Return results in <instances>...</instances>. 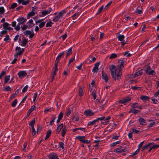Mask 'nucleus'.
Wrapping results in <instances>:
<instances>
[{"mask_svg":"<svg viewBox=\"0 0 159 159\" xmlns=\"http://www.w3.org/2000/svg\"><path fill=\"white\" fill-rule=\"evenodd\" d=\"M5 89L6 91H11V88L9 86L5 87Z\"/></svg>","mask_w":159,"mask_h":159,"instance_id":"obj_56","label":"nucleus"},{"mask_svg":"<svg viewBox=\"0 0 159 159\" xmlns=\"http://www.w3.org/2000/svg\"><path fill=\"white\" fill-rule=\"evenodd\" d=\"M154 144V143L152 142V143H149L148 144L145 145V146H144L142 149V151H144L145 150L148 149V147L150 146V145H153Z\"/></svg>","mask_w":159,"mask_h":159,"instance_id":"obj_14","label":"nucleus"},{"mask_svg":"<svg viewBox=\"0 0 159 159\" xmlns=\"http://www.w3.org/2000/svg\"><path fill=\"white\" fill-rule=\"evenodd\" d=\"M142 70H141L136 72L134 74V77H136L139 76L143 74Z\"/></svg>","mask_w":159,"mask_h":159,"instance_id":"obj_17","label":"nucleus"},{"mask_svg":"<svg viewBox=\"0 0 159 159\" xmlns=\"http://www.w3.org/2000/svg\"><path fill=\"white\" fill-rule=\"evenodd\" d=\"M66 13V11L65 10H63L61 11H60L58 15L61 17L63 15Z\"/></svg>","mask_w":159,"mask_h":159,"instance_id":"obj_46","label":"nucleus"},{"mask_svg":"<svg viewBox=\"0 0 159 159\" xmlns=\"http://www.w3.org/2000/svg\"><path fill=\"white\" fill-rule=\"evenodd\" d=\"M138 103H134L132 104V105L131 106V107L133 108H137L139 107V106L138 105Z\"/></svg>","mask_w":159,"mask_h":159,"instance_id":"obj_32","label":"nucleus"},{"mask_svg":"<svg viewBox=\"0 0 159 159\" xmlns=\"http://www.w3.org/2000/svg\"><path fill=\"white\" fill-rule=\"evenodd\" d=\"M139 149H137L131 155H130V156H132L137 154L139 153Z\"/></svg>","mask_w":159,"mask_h":159,"instance_id":"obj_43","label":"nucleus"},{"mask_svg":"<svg viewBox=\"0 0 159 159\" xmlns=\"http://www.w3.org/2000/svg\"><path fill=\"white\" fill-rule=\"evenodd\" d=\"M102 78L105 80V82H107L108 80V78L106 73L104 72V70H103L102 71Z\"/></svg>","mask_w":159,"mask_h":159,"instance_id":"obj_9","label":"nucleus"},{"mask_svg":"<svg viewBox=\"0 0 159 159\" xmlns=\"http://www.w3.org/2000/svg\"><path fill=\"white\" fill-rule=\"evenodd\" d=\"M100 64V62H97L95 64L92 70L93 72H94L97 73L98 71L99 70L98 67Z\"/></svg>","mask_w":159,"mask_h":159,"instance_id":"obj_8","label":"nucleus"},{"mask_svg":"<svg viewBox=\"0 0 159 159\" xmlns=\"http://www.w3.org/2000/svg\"><path fill=\"white\" fill-rule=\"evenodd\" d=\"M112 2V1H110L109 2V3H107V4L105 7L104 8V9L105 10H107V7L108 6H109L111 4Z\"/></svg>","mask_w":159,"mask_h":159,"instance_id":"obj_58","label":"nucleus"},{"mask_svg":"<svg viewBox=\"0 0 159 159\" xmlns=\"http://www.w3.org/2000/svg\"><path fill=\"white\" fill-rule=\"evenodd\" d=\"M52 131L50 130L49 129L47 132L46 137L44 139L45 140H47L48 139L49 137L50 136L51 134Z\"/></svg>","mask_w":159,"mask_h":159,"instance_id":"obj_21","label":"nucleus"},{"mask_svg":"<svg viewBox=\"0 0 159 159\" xmlns=\"http://www.w3.org/2000/svg\"><path fill=\"white\" fill-rule=\"evenodd\" d=\"M17 6L16 3H13L11 5V9H14L16 8Z\"/></svg>","mask_w":159,"mask_h":159,"instance_id":"obj_49","label":"nucleus"},{"mask_svg":"<svg viewBox=\"0 0 159 159\" xmlns=\"http://www.w3.org/2000/svg\"><path fill=\"white\" fill-rule=\"evenodd\" d=\"M63 127V124H61L59 125L57 127V134L59 133V132L61 131V129Z\"/></svg>","mask_w":159,"mask_h":159,"instance_id":"obj_19","label":"nucleus"},{"mask_svg":"<svg viewBox=\"0 0 159 159\" xmlns=\"http://www.w3.org/2000/svg\"><path fill=\"white\" fill-rule=\"evenodd\" d=\"M59 144L60 146L62 148V149H63L64 148V144L62 142H60L59 143Z\"/></svg>","mask_w":159,"mask_h":159,"instance_id":"obj_63","label":"nucleus"},{"mask_svg":"<svg viewBox=\"0 0 159 159\" xmlns=\"http://www.w3.org/2000/svg\"><path fill=\"white\" fill-rule=\"evenodd\" d=\"M77 138L81 142L83 143L84 140L85 139H84L81 136H78L77 137Z\"/></svg>","mask_w":159,"mask_h":159,"instance_id":"obj_40","label":"nucleus"},{"mask_svg":"<svg viewBox=\"0 0 159 159\" xmlns=\"http://www.w3.org/2000/svg\"><path fill=\"white\" fill-rule=\"evenodd\" d=\"M103 6H102L98 9V12L97 14H98L100 13L102 11L103 9Z\"/></svg>","mask_w":159,"mask_h":159,"instance_id":"obj_55","label":"nucleus"},{"mask_svg":"<svg viewBox=\"0 0 159 159\" xmlns=\"http://www.w3.org/2000/svg\"><path fill=\"white\" fill-rule=\"evenodd\" d=\"M30 2V0H27V1H24L22 2V4L23 5H27V4H28Z\"/></svg>","mask_w":159,"mask_h":159,"instance_id":"obj_60","label":"nucleus"},{"mask_svg":"<svg viewBox=\"0 0 159 159\" xmlns=\"http://www.w3.org/2000/svg\"><path fill=\"white\" fill-rule=\"evenodd\" d=\"M24 51V49L22 48L21 49L20 47H17L16 48V52L14 54L15 58L17 59L18 56L22 54Z\"/></svg>","mask_w":159,"mask_h":159,"instance_id":"obj_2","label":"nucleus"},{"mask_svg":"<svg viewBox=\"0 0 159 159\" xmlns=\"http://www.w3.org/2000/svg\"><path fill=\"white\" fill-rule=\"evenodd\" d=\"M66 127H64L62 130L61 134V135L63 137H64V135H65V134L66 133Z\"/></svg>","mask_w":159,"mask_h":159,"instance_id":"obj_26","label":"nucleus"},{"mask_svg":"<svg viewBox=\"0 0 159 159\" xmlns=\"http://www.w3.org/2000/svg\"><path fill=\"white\" fill-rule=\"evenodd\" d=\"M10 39L9 38V36L8 35H7L6 36V37L4 39V41H7L9 39Z\"/></svg>","mask_w":159,"mask_h":159,"instance_id":"obj_64","label":"nucleus"},{"mask_svg":"<svg viewBox=\"0 0 159 159\" xmlns=\"http://www.w3.org/2000/svg\"><path fill=\"white\" fill-rule=\"evenodd\" d=\"M35 107V105L32 106L31 108L28 111V115H30L31 113L34 110Z\"/></svg>","mask_w":159,"mask_h":159,"instance_id":"obj_27","label":"nucleus"},{"mask_svg":"<svg viewBox=\"0 0 159 159\" xmlns=\"http://www.w3.org/2000/svg\"><path fill=\"white\" fill-rule=\"evenodd\" d=\"M31 31L30 30H26L24 32V33L25 35H30L31 34Z\"/></svg>","mask_w":159,"mask_h":159,"instance_id":"obj_59","label":"nucleus"},{"mask_svg":"<svg viewBox=\"0 0 159 159\" xmlns=\"http://www.w3.org/2000/svg\"><path fill=\"white\" fill-rule=\"evenodd\" d=\"M17 103V100L15 99L14 101H13L11 103V106L14 107H15Z\"/></svg>","mask_w":159,"mask_h":159,"instance_id":"obj_39","label":"nucleus"},{"mask_svg":"<svg viewBox=\"0 0 159 159\" xmlns=\"http://www.w3.org/2000/svg\"><path fill=\"white\" fill-rule=\"evenodd\" d=\"M5 12V10L3 7H0V13L1 14H3Z\"/></svg>","mask_w":159,"mask_h":159,"instance_id":"obj_54","label":"nucleus"},{"mask_svg":"<svg viewBox=\"0 0 159 159\" xmlns=\"http://www.w3.org/2000/svg\"><path fill=\"white\" fill-rule=\"evenodd\" d=\"M65 54V52H63L61 53H60L57 57L56 58V60L55 62V64L58 65V62H59L60 59H61V57L63 56Z\"/></svg>","mask_w":159,"mask_h":159,"instance_id":"obj_4","label":"nucleus"},{"mask_svg":"<svg viewBox=\"0 0 159 159\" xmlns=\"http://www.w3.org/2000/svg\"><path fill=\"white\" fill-rule=\"evenodd\" d=\"M34 15L35 13L34 11H31L28 13V16L29 17H31L34 16Z\"/></svg>","mask_w":159,"mask_h":159,"instance_id":"obj_48","label":"nucleus"},{"mask_svg":"<svg viewBox=\"0 0 159 159\" xmlns=\"http://www.w3.org/2000/svg\"><path fill=\"white\" fill-rule=\"evenodd\" d=\"M57 65V64H54V67L53 68V71L52 72V75H53V77L56 75V71L58 70Z\"/></svg>","mask_w":159,"mask_h":159,"instance_id":"obj_15","label":"nucleus"},{"mask_svg":"<svg viewBox=\"0 0 159 159\" xmlns=\"http://www.w3.org/2000/svg\"><path fill=\"white\" fill-rule=\"evenodd\" d=\"M109 69L111 72L113 79L116 80H119L121 78L122 75V72L121 71V69H120L118 71L117 74H116V68L115 65H112L109 67Z\"/></svg>","mask_w":159,"mask_h":159,"instance_id":"obj_1","label":"nucleus"},{"mask_svg":"<svg viewBox=\"0 0 159 159\" xmlns=\"http://www.w3.org/2000/svg\"><path fill=\"white\" fill-rule=\"evenodd\" d=\"M79 95L80 97L82 96L83 95V90L81 87H79Z\"/></svg>","mask_w":159,"mask_h":159,"instance_id":"obj_25","label":"nucleus"},{"mask_svg":"<svg viewBox=\"0 0 159 159\" xmlns=\"http://www.w3.org/2000/svg\"><path fill=\"white\" fill-rule=\"evenodd\" d=\"M52 11V9L50 8L48 10L43 11L42 12V14L43 16H45L49 13Z\"/></svg>","mask_w":159,"mask_h":159,"instance_id":"obj_12","label":"nucleus"},{"mask_svg":"<svg viewBox=\"0 0 159 159\" xmlns=\"http://www.w3.org/2000/svg\"><path fill=\"white\" fill-rule=\"evenodd\" d=\"M56 116H53L52 117L51 119V120L50 121V125H52L53 124V122H54V120L56 119Z\"/></svg>","mask_w":159,"mask_h":159,"instance_id":"obj_34","label":"nucleus"},{"mask_svg":"<svg viewBox=\"0 0 159 159\" xmlns=\"http://www.w3.org/2000/svg\"><path fill=\"white\" fill-rule=\"evenodd\" d=\"M63 113L62 112H61L58 115V119L61 120L63 117Z\"/></svg>","mask_w":159,"mask_h":159,"instance_id":"obj_50","label":"nucleus"},{"mask_svg":"<svg viewBox=\"0 0 159 159\" xmlns=\"http://www.w3.org/2000/svg\"><path fill=\"white\" fill-rule=\"evenodd\" d=\"M127 150L125 148L121 149L120 148H118L114 150V152L117 153H121L125 152Z\"/></svg>","mask_w":159,"mask_h":159,"instance_id":"obj_11","label":"nucleus"},{"mask_svg":"<svg viewBox=\"0 0 159 159\" xmlns=\"http://www.w3.org/2000/svg\"><path fill=\"white\" fill-rule=\"evenodd\" d=\"M9 25V24L7 22H5V23H4V24H3V28H4V29L5 30H6V29L7 28Z\"/></svg>","mask_w":159,"mask_h":159,"instance_id":"obj_36","label":"nucleus"},{"mask_svg":"<svg viewBox=\"0 0 159 159\" xmlns=\"http://www.w3.org/2000/svg\"><path fill=\"white\" fill-rule=\"evenodd\" d=\"M131 100L130 97H128L125 99L120 100L118 101L119 103L125 104L126 103L130 101Z\"/></svg>","mask_w":159,"mask_h":159,"instance_id":"obj_5","label":"nucleus"},{"mask_svg":"<svg viewBox=\"0 0 159 159\" xmlns=\"http://www.w3.org/2000/svg\"><path fill=\"white\" fill-rule=\"evenodd\" d=\"M10 75L7 76L5 77L4 83H7L10 80Z\"/></svg>","mask_w":159,"mask_h":159,"instance_id":"obj_33","label":"nucleus"},{"mask_svg":"<svg viewBox=\"0 0 159 159\" xmlns=\"http://www.w3.org/2000/svg\"><path fill=\"white\" fill-rule=\"evenodd\" d=\"M146 74L147 75H154L155 74V72L154 70H151V68L150 66H147V69L145 70Z\"/></svg>","mask_w":159,"mask_h":159,"instance_id":"obj_3","label":"nucleus"},{"mask_svg":"<svg viewBox=\"0 0 159 159\" xmlns=\"http://www.w3.org/2000/svg\"><path fill=\"white\" fill-rule=\"evenodd\" d=\"M52 23L51 21L48 22L47 23L46 26V27H51L52 25Z\"/></svg>","mask_w":159,"mask_h":159,"instance_id":"obj_52","label":"nucleus"},{"mask_svg":"<svg viewBox=\"0 0 159 159\" xmlns=\"http://www.w3.org/2000/svg\"><path fill=\"white\" fill-rule=\"evenodd\" d=\"M72 48H70L69 50L67 52V54L66 55V57H68L72 53Z\"/></svg>","mask_w":159,"mask_h":159,"instance_id":"obj_38","label":"nucleus"},{"mask_svg":"<svg viewBox=\"0 0 159 159\" xmlns=\"http://www.w3.org/2000/svg\"><path fill=\"white\" fill-rule=\"evenodd\" d=\"M28 87V85L25 86L22 90V92L24 93H25L27 91Z\"/></svg>","mask_w":159,"mask_h":159,"instance_id":"obj_57","label":"nucleus"},{"mask_svg":"<svg viewBox=\"0 0 159 159\" xmlns=\"http://www.w3.org/2000/svg\"><path fill=\"white\" fill-rule=\"evenodd\" d=\"M121 63L118 65V69H121V72L122 68L124 67V62L123 60L121 61L120 62Z\"/></svg>","mask_w":159,"mask_h":159,"instance_id":"obj_20","label":"nucleus"},{"mask_svg":"<svg viewBox=\"0 0 159 159\" xmlns=\"http://www.w3.org/2000/svg\"><path fill=\"white\" fill-rule=\"evenodd\" d=\"M84 114L86 116H91L94 114V113L93 112L92 110L89 109L84 111Z\"/></svg>","mask_w":159,"mask_h":159,"instance_id":"obj_7","label":"nucleus"},{"mask_svg":"<svg viewBox=\"0 0 159 159\" xmlns=\"http://www.w3.org/2000/svg\"><path fill=\"white\" fill-rule=\"evenodd\" d=\"M120 143V141H119L117 142H116L114 143L111 145V147H114V146H116V144H119Z\"/></svg>","mask_w":159,"mask_h":159,"instance_id":"obj_47","label":"nucleus"},{"mask_svg":"<svg viewBox=\"0 0 159 159\" xmlns=\"http://www.w3.org/2000/svg\"><path fill=\"white\" fill-rule=\"evenodd\" d=\"M140 98L144 102H146L147 101L149 100L150 97L148 96L142 95L140 97Z\"/></svg>","mask_w":159,"mask_h":159,"instance_id":"obj_13","label":"nucleus"},{"mask_svg":"<svg viewBox=\"0 0 159 159\" xmlns=\"http://www.w3.org/2000/svg\"><path fill=\"white\" fill-rule=\"evenodd\" d=\"M28 42V40L26 39H24L22 41L21 45L23 46H25L26 45Z\"/></svg>","mask_w":159,"mask_h":159,"instance_id":"obj_23","label":"nucleus"},{"mask_svg":"<svg viewBox=\"0 0 159 159\" xmlns=\"http://www.w3.org/2000/svg\"><path fill=\"white\" fill-rule=\"evenodd\" d=\"M97 122V120H93L92 121H91L89 122L88 125V126H89L90 125H92L94 124H95L96 122Z\"/></svg>","mask_w":159,"mask_h":159,"instance_id":"obj_42","label":"nucleus"},{"mask_svg":"<svg viewBox=\"0 0 159 159\" xmlns=\"http://www.w3.org/2000/svg\"><path fill=\"white\" fill-rule=\"evenodd\" d=\"M61 18V17L58 15L57 16H56L53 19V21L56 22L57 21H58V20L60 18Z\"/></svg>","mask_w":159,"mask_h":159,"instance_id":"obj_31","label":"nucleus"},{"mask_svg":"<svg viewBox=\"0 0 159 159\" xmlns=\"http://www.w3.org/2000/svg\"><path fill=\"white\" fill-rule=\"evenodd\" d=\"M131 89L133 90H140L142 89V88L141 87H136V86H132L131 87Z\"/></svg>","mask_w":159,"mask_h":159,"instance_id":"obj_30","label":"nucleus"},{"mask_svg":"<svg viewBox=\"0 0 159 159\" xmlns=\"http://www.w3.org/2000/svg\"><path fill=\"white\" fill-rule=\"evenodd\" d=\"M151 147L152 149H155L158 148L159 147V145H153L152 146H151Z\"/></svg>","mask_w":159,"mask_h":159,"instance_id":"obj_62","label":"nucleus"},{"mask_svg":"<svg viewBox=\"0 0 159 159\" xmlns=\"http://www.w3.org/2000/svg\"><path fill=\"white\" fill-rule=\"evenodd\" d=\"M49 159H59L57 155L55 153H51L48 156Z\"/></svg>","mask_w":159,"mask_h":159,"instance_id":"obj_6","label":"nucleus"},{"mask_svg":"<svg viewBox=\"0 0 159 159\" xmlns=\"http://www.w3.org/2000/svg\"><path fill=\"white\" fill-rule=\"evenodd\" d=\"M7 33V31H6V30H3L0 33V36L1 37H2L5 34H6Z\"/></svg>","mask_w":159,"mask_h":159,"instance_id":"obj_37","label":"nucleus"},{"mask_svg":"<svg viewBox=\"0 0 159 159\" xmlns=\"http://www.w3.org/2000/svg\"><path fill=\"white\" fill-rule=\"evenodd\" d=\"M42 130V127L40 126H38V128L37 130V133L38 134Z\"/></svg>","mask_w":159,"mask_h":159,"instance_id":"obj_61","label":"nucleus"},{"mask_svg":"<svg viewBox=\"0 0 159 159\" xmlns=\"http://www.w3.org/2000/svg\"><path fill=\"white\" fill-rule=\"evenodd\" d=\"M155 123H156L155 122H152L151 123L149 124L148 126V128H149L152 127L155 124Z\"/></svg>","mask_w":159,"mask_h":159,"instance_id":"obj_53","label":"nucleus"},{"mask_svg":"<svg viewBox=\"0 0 159 159\" xmlns=\"http://www.w3.org/2000/svg\"><path fill=\"white\" fill-rule=\"evenodd\" d=\"M139 121V122L140 123V124L141 125H145V124L146 123L145 122V120L143 119V118L142 117L140 118L139 120H138Z\"/></svg>","mask_w":159,"mask_h":159,"instance_id":"obj_16","label":"nucleus"},{"mask_svg":"<svg viewBox=\"0 0 159 159\" xmlns=\"http://www.w3.org/2000/svg\"><path fill=\"white\" fill-rule=\"evenodd\" d=\"M92 95L93 96V99H95L96 98V90H94L92 93Z\"/></svg>","mask_w":159,"mask_h":159,"instance_id":"obj_41","label":"nucleus"},{"mask_svg":"<svg viewBox=\"0 0 159 159\" xmlns=\"http://www.w3.org/2000/svg\"><path fill=\"white\" fill-rule=\"evenodd\" d=\"M45 22H43L41 23L39 25V26L40 28H41L43 27L45 24Z\"/></svg>","mask_w":159,"mask_h":159,"instance_id":"obj_51","label":"nucleus"},{"mask_svg":"<svg viewBox=\"0 0 159 159\" xmlns=\"http://www.w3.org/2000/svg\"><path fill=\"white\" fill-rule=\"evenodd\" d=\"M80 13L79 12H77L75 14L73 15L72 16V17L73 18V19H76L77 17H78L79 15L80 14Z\"/></svg>","mask_w":159,"mask_h":159,"instance_id":"obj_24","label":"nucleus"},{"mask_svg":"<svg viewBox=\"0 0 159 159\" xmlns=\"http://www.w3.org/2000/svg\"><path fill=\"white\" fill-rule=\"evenodd\" d=\"M26 19L23 17H20L17 19V21L19 22H22L23 23L25 22L26 21Z\"/></svg>","mask_w":159,"mask_h":159,"instance_id":"obj_18","label":"nucleus"},{"mask_svg":"<svg viewBox=\"0 0 159 159\" xmlns=\"http://www.w3.org/2000/svg\"><path fill=\"white\" fill-rule=\"evenodd\" d=\"M71 111L69 108L67 109L66 112V115L67 116H68L70 114Z\"/></svg>","mask_w":159,"mask_h":159,"instance_id":"obj_45","label":"nucleus"},{"mask_svg":"<svg viewBox=\"0 0 159 159\" xmlns=\"http://www.w3.org/2000/svg\"><path fill=\"white\" fill-rule=\"evenodd\" d=\"M27 74L25 71H20L18 73V75L20 78H22L25 76L27 75Z\"/></svg>","mask_w":159,"mask_h":159,"instance_id":"obj_10","label":"nucleus"},{"mask_svg":"<svg viewBox=\"0 0 159 159\" xmlns=\"http://www.w3.org/2000/svg\"><path fill=\"white\" fill-rule=\"evenodd\" d=\"M35 119H34L30 123L29 125L31 127H34V125L35 124Z\"/></svg>","mask_w":159,"mask_h":159,"instance_id":"obj_35","label":"nucleus"},{"mask_svg":"<svg viewBox=\"0 0 159 159\" xmlns=\"http://www.w3.org/2000/svg\"><path fill=\"white\" fill-rule=\"evenodd\" d=\"M117 38L119 41H123V40L125 38V36L123 35L119 34L118 35Z\"/></svg>","mask_w":159,"mask_h":159,"instance_id":"obj_22","label":"nucleus"},{"mask_svg":"<svg viewBox=\"0 0 159 159\" xmlns=\"http://www.w3.org/2000/svg\"><path fill=\"white\" fill-rule=\"evenodd\" d=\"M139 149H137L131 155H130V156H132L137 154L139 153Z\"/></svg>","mask_w":159,"mask_h":159,"instance_id":"obj_44","label":"nucleus"},{"mask_svg":"<svg viewBox=\"0 0 159 159\" xmlns=\"http://www.w3.org/2000/svg\"><path fill=\"white\" fill-rule=\"evenodd\" d=\"M139 112V111L136 109H131L129 111V112H132L134 114H136Z\"/></svg>","mask_w":159,"mask_h":159,"instance_id":"obj_29","label":"nucleus"},{"mask_svg":"<svg viewBox=\"0 0 159 159\" xmlns=\"http://www.w3.org/2000/svg\"><path fill=\"white\" fill-rule=\"evenodd\" d=\"M117 55L115 53H113L109 57L110 59H113L117 57Z\"/></svg>","mask_w":159,"mask_h":159,"instance_id":"obj_28","label":"nucleus"}]
</instances>
